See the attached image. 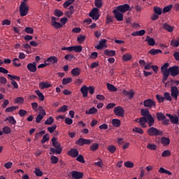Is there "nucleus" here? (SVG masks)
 <instances>
[{"label": "nucleus", "instance_id": "obj_1", "mask_svg": "<svg viewBox=\"0 0 179 179\" xmlns=\"http://www.w3.org/2000/svg\"><path fill=\"white\" fill-rule=\"evenodd\" d=\"M141 114L143 115V118L148 120V127H153L155 125V118L152 117V114L148 109H141Z\"/></svg>", "mask_w": 179, "mask_h": 179}, {"label": "nucleus", "instance_id": "obj_2", "mask_svg": "<svg viewBox=\"0 0 179 179\" xmlns=\"http://www.w3.org/2000/svg\"><path fill=\"white\" fill-rule=\"evenodd\" d=\"M52 143L54 148H50L52 153H57V155H61L62 153V148H61V143L57 141V138L53 137L52 138Z\"/></svg>", "mask_w": 179, "mask_h": 179}, {"label": "nucleus", "instance_id": "obj_3", "mask_svg": "<svg viewBox=\"0 0 179 179\" xmlns=\"http://www.w3.org/2000/svg\"><path fill=\"white\" fill-rule=\"evenodd\" d=\"M169 66H170V64L169 63H165L161 67V73L163 75V78H162L163 83H166V80L169 79V69H168Z\"/></svg>", "mask_w": 179, "mask_h": 179}, {"label": "nucleus", "instance_id": "obj_4", "mask_svg": "<svg viewBox=\"0 0 179 179\" xmlns=\"http://www.w3.org/2000/svg\"><path fill=\"white\" fill-rule=\"evenodd\" d=\"M150 127L147 131L150 136H160L163 135V131L157 129L156 127H152V126Z\"/></svg>", "mask_w": 179, "mask_h": 179}, {"label": "nucleus", "instance_id": "obj_5", "mask_svg": "<svg viewBox=\"0 0 179 179\" xmlns=\"http://www.w3.org/2000/svg\"><path fill=\"white\" fill-rule=\"evenodd\" d=\"M29 10V6L26 3H21L20 5V16H26L28 15Z\"/></svg>", "mask_w": 179, "mask_h": 179}, {"label": "nucleus", "instance_id": "obj_6", "mask_svg": "<svg viewBox=\"0 0 179 179\" xmlns=\"http://www.w3.org/2000/svg\"><path fill=\"white\" fill-rule=\"evenodd\" d=\"M99 8H94L89 14V17H92L93 20H98L99 17H100V14H99Z\"/></svg>", "mask_w": 179, "mask_h": 179}, {"label": "nucleus", "instance_id": "obj_7", "mask_svg": "<svg viewBox=\"0 0 179 179\" xmlns=\"http://www.w3.org/2000/svg\"><path fill=\"white\" fill-rule=\"evenodd\" d=\"M113 13L114 14L115 19L117 20V22H122L124 20V13L118 11V10H113Z\"/></svg>", "mask_w": 179, "mask_h": 179}, {"label": "nucleus", "instance_id": "obj_8", "mask_svg": "<svg viewBox=\"0 0 179 179\" xmlns=\"http://www.w3.org/2000/svg\"><path fill=\"white\" fill-rule=\"evenodd\" d=\"M143 106L148 108H153V107H156V102L151 99H145L143 101Z\"/></svg>", "mask_w": 179, "mask_h": 179}, {"label": "nucleus", "instance_id": "obj_9", "mask_svg": "<svg viewBox=\"0 0 179 179\" xmlns=\"http://www.w3.org/2000/svg\"><path fill=\"white\" fill-rule=\"evenodd\" d=\"M178 94H179V90L178 87L176 86H173L171 87V96L177 101V99H178Z\"/></svg>", "mask_w": 179, "mask_h": 179}, {"label": "nucleus", "instance_id": "obj_10", "mask_svg": "<svg viewBox=\"0 0 179 179\" xmlns=\"http://www.w3.org/2000/svg\"><path fill=\"white\" fill-rule=\"evenodd\" d=\"M169 75H171V76H178V75H179V66H173L169 67Z\"/></svg>", "mask_w": 179, "mask_h": 179}, {"label": "nucleus", "instance_id": "obj_11", "mask_svg": "<svg viewBox=\"0 0 179 179\" xmlns=\"http://www.w3.org/2000/svg\"><path fill=\"white\" fill-rule=\"evenodd\" d=\"M124 108L121 106H117L114 108V113L117 117H124Z\"/></svg>", "mask_w": 179, "mask_h": 179}, {"label": "nucleus", "instance_id": "obj_12", "mask_svg": "<svg viewBox=\"0 0 179 179\" xmlns=\"http://www.w3.org/2000/svg\"><path fill=\"white\" fill-rule=\"evenodd\" d=\"M116 10L122 13H125V12H127V10H129V5L126 3V4L118 6L116 8Z\"/></svg>", "mask_w": 179, "mask_h": 179}, {"label": "nucleus", "instance_id": "obj_13", "mask_svg": "<svg viewBox=\"0 0 179 179\" xmlns=\"http://www.w3.org/2000/svg\"><path fill=\"white\" fill-rule=\"evenodd\" d=\"M166 116L169 117V120L171 121V122L172 124H178V122H179V118H178V116H177L176 115H175L174 116L172 115L170 113H166Z\"/></svg>", "mask_w": 179, "mask_h": 179}, {"label": "nucleus", "instance_id": "obj_14", "mask_svg": "<svg viewBox=\"0 0 179 179\" xmlns=\"http://www.w3.org/2000/svg\"><path fill=\"white\" fill-rule=\"evenodd\" d=\"M46 114L47 113L44 109L41 110L38 113V115L36 116V122L40 124V122H41V120L45 117Z\"/></svg>", "mask_w": 179, "mask_h": 179}, {"label": "nucleus", "instance_id": "obj_15", "mask_svg": "<svg viewBox=\"0 0 179 179\" xmlns=\"http://www.w3.org/2000/svg\"><path fill=\"white\" fill-rule=\"evenodd\" d=\"M138 124L141 128H147L148 125L146 124H149V120H148L146 117H141L139 118Z\"/></svg>", "mask_w": 179, "mask_h": 179}, {"label": "nucleus", "instance_id": "obj_16", "mask_svg": "<svg viewBox=\"0 0 179 179\" xmlns=\"http://www.w3.org/2000/svg\"><path fill=\"white\" fill-rule=\"evenodd\" d=\"M71 176H72V178H74V179L83 178V173L79 172L77 171H73L71 173Z\"/></svg>", "mask_w": 179, "mask_h": 179}, {"label": "nucleus", "instance_id": "obj_17", "mask_svg": "<svg viewBox=\"0 0 179 179\" xmlns=\"http://www.w3.org/2000/svg\"><path fill=\"white\" fill-rule=\"evenodd\" d=\"M27 68L29 72H36L37 71V64L36 62L29 63L27 64Z\"/></svg>", "mask_w": 179, "mask_h": 179}, {"label": "nucleus", "instance_id": "obj_18", "mask_svg": "<svg viewBox=\"0 0 179 179\" xmlns=\"http://www.w3.org/2000/svg\"><path fill=\"white\" fill-rule=\"evenodd\" d=\"M68 155L71 156V157H78L79 156V151L75 148H72L68 152Z\"/></svg>", "mask_w": 179, "mask_h": 179}, {"label": "nucleus", "instance_id": "obj_19", "mask_svg": "<svg viewBox=\"0 0 179 179\" xmlns=\"http://www.w3.org/2000/svg\"><path fill=\"white\" fill-rule=\"evenodd\" d=\"M52 86V85H51V83H49L48 82L43 81L39 83V87L42 90H44V89H48V87H51Z\"/></svg>", "mask_w": 179, "mask_h": 179}, {"label": "nucleus", "instance_id": "obj_20", "mask_svg": "<svg viewBox=\"0 0 179 179\" xmlns=\"http://www.w3.org/2000/svg\"><path fill=\"white\" fill-rule=\"evenodd\" d=\"M162 27L163 29H164V30H166V31H169V33H172V31H174V27H172L167 22H164L162 25Z\"/></svg>", "mask_w": 179, "mask_h": 179}, {"label": "nucleus", "instance_id": "obj_21", "mask_svg": "<svg viewBox=\"0 0 179 179\" xmlns=\"http://www.w3.org/2000/svg\"><path fill=\"white\" fill-rule=\"evenodd\" d=\"M107 43V39H101L99 41V45L95 46L96 50H102L103 47H106V43Z\"/></svg>", "mask_w": 179, "mask_h": 179}, {"label": "nucleus", "instance_id": "obj_22", "mask_svg": "<svg viewBox=\"0 0 179 179\" xmlns=\"http://www.w3.org/2000/svg\"><path fill=\"white\" fill-rule=\"evenodd\" d=\"M80 92L83 94V97H87V94L89 93V88L86 85H83L80 88Z\"/></svg>", "mask_w": 179, "mask_h": 179}, {"label": "nucleus", "instance_id": "obj_23", "mask_svg": "<svg viewBox=\"0 0 179 179\" xmlns=\"http://www.w3.org/2000/svg\"><path fill=\"white\" fill-rule=\"evenodd\" d=\"M81 73H82V70H80V69L78 67L73 69L71 72L73 76H79Z\"/></svg>", "mask_w": 179, "mask_h": 179}, {"label": "nucleus", "instance_id": "obj_24", "mask_svg": "<svg viewBox=\"0 0 179 179\" xmlns=\"http://www.w3.org/2000/svg\"><path fill=\"white\" fill-rule=\"evenodd\" d=\"M145 41H147V43H148V45H151V47H153V45L156 44V41H155V39H153L149 36H147L145 38Z\"/></svg>", "mask_w": 179, "mask_h": 179}, {"label": "nucleus", "instance_id": "obj_25", "mask_svg": "<svg viewBox=\"0 0 179 179\" xmlns=\"http://www.w3.org/2000/svg\"><path fill=\"white\" fill-rule=\"evenodd\" d=\"M161 143L164 146H169V145H170V138L167 137H162L161 138Z\"/></svg>", "mask_w": 179, "mask_h": 179}, {"label": "nucleus", "instance_id": "obj_26", "mask_svg": "<svg viewBox=\"0 0 179 179\" xmlns=\"http://www.w3.org/2000/svg\"><path fill=\"white\" fill-rule=\"evenodd\" d=\"M151 55H157V54H162L163 52L159 49H151L149 52Z\"/></svg>", "mask_w": 179, "mask_h": 179}, {"label": "nucleus", "instance_id": "obj_27", "mask_svg": "<svg viewBox=\"0 0 179 179\" xmlns=\"http://www.w3.org/2000/svg\"><path fill=\"white\" fill-rule=\"evenodd\" d=\"M5 121H8L12 125H16L17 122L13 116H9L6 118Z\"/></svg>", "mask_w": 179, "mask_h": 179}, {"label": "nucleus", "instance_id": "obj_28", "mask_svg": "<svg viewBox=\"0 0 179 179\" xmlns=\"http://www.w3.org/2000/svg\"><path fill=\"white\" fill-rule=\"evenodd\" d=\"M112 125H113V127H115V128H118V127H120L121 125V120L118 119H113Z\"/></svg>", "mask_w": 179, "mask_h": 179}, {"label": "nucleus", "instance_id": "obj_29", "mask_svg": "<svg viewBox=\"0 0 179 179\" xmlns=\"http://www.w3.org/2000/svg\"><path fill=\"white\" fill-rule=\"evenodd\" d=\"M157 120H158V121H163L164 120L166 119V115H164V113L160 112V113H157Z\"/></svg>", "mask_w": 179, "mask_h": 179}, {"label": "nucleus", "instance_id": "obj_30", "mask_svg": "<svg viewBox=\"0 0 179 179\" xmlns=\"http://www.w3.org/2000/svg\"><path fill=\"white\" fill-rule=\"evenodd\" d=\"M104 55H108V57H114L115 55V50H104Z\"/></svg>", "mask_w": 179, "mask_h": 179}, {"label": "nucleus", "instance_id": "obj_31", "mask_svg": "<svg viewBox=\"0 0 179 179\" xmlns=\"http://www.w3.org/2000/svg\"><path fill=\"white\" fill-rule=\"evenodd\" d=\"M85 40H86V36L85 35H80L77 37V41L79 44H83V43H85Z\"/></svg>", "mask_w": 179, "mask_h": 179}, {"label": "nucleus", "instance_id": "obj_32", "mask_svg": "<svg viewBox=\"0 0 179 179\" xmlns=\"http://www.w3.org/2000/svg\"><path fill=\"white\" fill-rule=\"evenodd\" d=\"M158 171L160 173V174H167L168 176H171V172L170 171L166 170L163 167L159 168Z\"/></svg>", "mask_w": 179, "mask_h": 179}, {"label": "nucleus", "instance_id": "obj_33", "mask_svg": "<svg viewBox=\"0 0 179 179\" xmlns=\"http://www.w3.org/2000/svg\"><path fill=\"white\" fill-rule=\"evenodd\" d=\"M12 132V130H10V127L6 126L3 127L2 129V133L5 134L6 135H9Z\"/></svg>", "mask_w": 179, "mask_h": 179}, {"label": "nucleus", "instance_id": "obj_34", "mask_svg": "<svg viewBox=\"0 0 179 179\" xmlns=\"http://www.w3.org/2000/svg\"><path fill=\"white\" fill-rule=\"evenodd\" d=\"M45 62H51L52 64H57V62H58V58H57L56 57H50L48 58Z\"/></svg>", "mask_w": 179, "mask_h": 179}, {"label": "nucleus", "instance_id": "obj_35", "mask_svg": "<svg viewBox=\"0 0 179 179\" xmlns=\"http://www.w3.org/2000/svg\"><path fill=\"white\" fill-rule=\"evenodd\" d=\"M106 86L109 92H117V89L113 84L107 83Z\"/></svg>", "mask_w": 179, "mask_h": 179}, {"label": "nucleus", "instance_id": "obj_36", "mask_svg": "<svg viewBox=\"0 0 179 179\" xmlns=\"http://www.w3.org/2000/svg\"><path fill=\"white\" fill-rule=\"evenodd\" d=\"M122 59L125 62L131 61L132 59V55L129 53L124 54L122 56Z\"/></svg>", "mask_w": 179, "mask_h": 179}, {"label": "nucleus", "instance_id": "obj_37", "mask_svg": "<svg viewBox=\"0 0 179 179\" xmlns=\"http://www.w3.org/2000/svg\"><path fill=\"white\" fill-rule=\"evenodd\" d=\"M154 12L156 15H158V16H160V15L163 13L162 8L159 6L154 7Z\"/></svg>", "mask_w": 179, "mask_h": 179}, {"label": "nucleus", "instance_id": "obj_38", "mask_svg": "<svg viewBox=\"0 0 179 179\" xmlns=\"http://www.w3.org/2000/svg\"><path fill=\"white\" fill-rule=\"evenodd\" d=\"M83 50V48L82 47V45L73 46V51H75L76 52H82Z\"/></svg>", "mask_w": 179, "mask_h": 179}, {"label": "nucleus", "instance_id": "obj_39", "mask_svg": "<svg viewBox=\"0 0 179 179\" xmlns=\"http://www.w3.org/2000/svg\"><path fill=\"white\" fill-rule=\"evenodd\" d=\"M35 93L37 94L41 101H44V99H45L44 94H43L41 92H40V90H37L36 91H35Z\"/></svg>", "mask_w": 179, "mask_h": 179}, {"label": "nucleus", "instance_id": "obj_40", "mask_svg": "<svg viewBox=\"0 0 179 179\" xmlns=\"http://www.w3.org/2000/svg\"><path fill=\"white\" fill-rule=\"evenodd\" d=\"M90 149L92 152H96L99 149V143H94L90 145Z\"/></svg>", "mask_w": 179, "mask_h": 179}, {"label": "nucleus", "instance_id": "obj_41", "mask_svg": "<svg viewBox=\"0 0 179 179\" xmlns=\"http://www.w3.org/2000/svg\"><path fill=\"white\" fill-rule=\"evenodd\" d=\"M64 15V13L59 9H55L54 11V15L57 17H61Z\"/></svg>", "mask_w": 179, "mask_h": 179}, {"label": "nucleus", "instance_id": "obj_42", "mask_svg": "<svg viewBox=\"0 0 179 179\" xmlns=\"http://www.w3.org/2000/svg\"><path fill=\"white\" fill-rule=\"evenodd\" d=\"M54 124V117L52 116L49 117L45 122V125H51Z\"/></svg>", "mask_w": 179, "mask_h": 179}, {"label": "nucleus", "instance_id": "obj_43", "mask_svg": "<svg viewBox=\"0 0 179 179\" xmlns=\"http://www.w3.org/2000/svg\"><path fill=\"white\" fill-rule=\"evenodd\" d=\"M97 113V108L92 107L89 110L85 111V114H96Z\"/></svg>", "mask_w": 179, "mask_h": 179}, {"label": "nucleus", "instance_id": "obj_44", "mask_svg": "<svg viewBox=\"0 0 179 179\" xmlns=\"http://www.w3.org/2000/svg\"><path fill=\"white\" fill-rule=\"evenodd\" d=\"M52 26H53L55 29H61V27H62V24L57 21L52 22Z\"/></svg>", "mask_w": 179, "mask_h": 179}, {"label": "nucleus", "instance_id": "obj_45", "mask_svg": "<svg viewBox=\"0 0 179 179\" xmlns=\"http://www.w3.org/2000/svg\"><path fill=\"white\" fill-rule=\"evenodd\" d=\"M19 108V106H11L6 108V113H13V111H15V110H17Z\"/></svg>", "mask_w": 179, "mask_h": 179}, {"label": "nucleus", "instance_id": "obj_46", "mask_svg": "<svg viewBox=\"0 0 179 179\" xmlns=\"http://www.w3.org/2000/svg\"><path fill=\"white\" fill-rule=\"evenodd\" d=\"M50 162L52 164H57V163L59 162V159L57 157L52 155L50 158Z\"/></svg>", "mask_w": 179, "mask_h": 179}, {"label": "nucleus", "instance_id": "obj_47", "mask_svg": "<svg viewBox=\"0 0 179 179\" xmlns=\"http://www.w3.org/2000/svg\"><path fill=\"white\" fill-rule=\"evenodd\" d=\"M73 2H75V0H67L63 3V6L66 9V8H68V6H69L70 5H72Z\"/></svg>", "mask_w": 179, "mask_h": 179}, {"label": "nucleus", "instance_id": "obj_48", "mask_svg": "<svg viewBox=\"0 0 179 179\" xmlns=\"http://www.w3.org/2000/svg\"><path fill=\"white\" fill-rule=\"evenodd\" d=\"M124 166L127 169H132L134 167V162L131 161H127L124 163Z\"/></svg>", "mask_w": 179, "mask_h": 179}, {"label": "nucleus", "instance_id": "obj_49", "mask_svg": "<svg viewBox=\"0 0 179 179\" xmlns=\"http://www.w3.org/2000/svg\"><path fill=\"white\" fill-rule=\"evenodd\" d=\"M172 8H173L172 4L165 6L162 10L163 13H167V12H170V10H171Z\"/></svg>", "mask_w": 179, "mask_h": 179}, {"label": "nucleus", "instance_id": "obj_50", "mask_svg": "<svg viewBox=\"0 0 179 179\" xmlns=\"http://www.w3.org/2000/svg\"><path fill=\"white\" fill-rule=\"evenodd\" d=\"M133 132H136V134H140L142 135L143 134V129H142L141 127H134L133 128Z\"/></svg>", "mask_w": 179, "mask_h": 179}, {"label": "nucleus", "instance_id": "obj_51", "mask_svg": "<svg viewBox=\"0 0 179 179\" xmlns=\"http://www.w3.org/2000/svg\"><path fill=\"white\" fill-rule=\"evenodd\" d=\"M94 5L97 8H101L103 6V0H95Z\"/></svg>", "mask_w": 179, "mask_h": 179}, {"label": "nucleus", "instance_id": "obj_52", "mask_svg": "<svg viewBox=\"0 0 179 179\" xmlns=\"http://www.w3.org/2000/svg\"><path fill=\"white\" fill-rule=\"evenodd\" d=\"M164 100H167V101H171V100H173V99L171 98V96H170L169 92H164Z\"/></svg>", "mask_w": 179, "mask_h": 179}, {"label": "nucleus", "instance_id": "obj_53", "mask_svg": "<svg viewBox=\"0 0 179 179\" xmlns=\"http://www.w3.org/2000/svg\"><path fill=\"white\" fill-rule=\"evenodd\" d=\"M147 148L148 149H150V150H156L157 149V145H156V144L148 143Z\"/></svg>", "mask_w": 179, "mask_h": 179}, {"label": "nucleus", "instance_id": "obj_54", "mask_svg": "<svg viewBox=\"0 0 179 179\" xmlns=\"http://www.w3.org/2000/svg\"><path fill=\"white\" fill-rule=\"evenodd\" d=\"M66 111H68V106L66 105L62 106L57 110V113H66Z\"/></svg>", "mask_w": 179, "mask_h": 179}, {"label": "nucleus", "instance_id": "obj_55", "mask_svg": "<svg viewBox=\"0 0 179 179\" xmlns=\"http://www.w3.org/2000/svg\"><path fill=\"white\" fill-rule=\"evenodd\" d=\"M48 141H50V134H46L43 136L41 140V143H45V142H48Z\"/></svg>", "mask_w": 179, "mask_h": 179}, {"label": "nucleus", "instance_id": "obj_56", "mask_svg": "<svg viewBox=\"0 0 179 179\" xmlns=\"http://www.w3.org/2000/svg\"><path fill=\"white\" fill-rule=\"evenodd\" d=\"M108 150L110 152V153H115L117 148L115 145H109L108 147Z\"/></svg>", "mask_w": 179, "mask_h": 179}, {"label": "nucleus", "instance_id": "obj_57", "mask_svg": "<svg viewBox=\"0 0 179 179\" xmlns=\"http://www.w3.org/2000/svg\"><path fill=\"white\" fill-rule=\"evenodd\" d=\"M76 143L77 145H78L79 146H83V145H85V138H80L76 142Z\"/></svg>", "mask_w": 179, "mask_h": 179}, {"label": "nucleus", "instance_id": "obj_58", "mask_svg": "<svg viewBox=\"0 0 179 179\" xmlns=\"http://www.w3.org/2000/svg\"><path fill=\"white\" fill-rule=\"evenodd\" d=\"M24 31L27 33V34H33L34 33V29L31 27H27L24 29Z\"/></svg>", "mask_w": 179, "mask_h": 179}, {"label": "nucleus", "instance_id": "obj_59", "mask_svg": "<svg viewBox=\"0 0 179 179\" xmlns=\"http://www.w3.org/2000/svg\"><path fill=\"white\" fill-rule=\"evenodd\" d=\"M162 157H169V156H171V152L169 150H164L162 152Z\"/></svg>", "mask_w": 179, "mask_h": 179}, {"label": "nucleus", "instance_id": "obj_60", "mask_svg": "<svg viewBox=\"0 0 179 179\" xmlns=\"http://www.w3.org/2000/svg\"><path fill=\"white\" fill-rule=\"evenodd\" d=\"M15 103H17V104H23V103H24V99L23 97H17L15 99Z\"/></svg>", "mask_w": 179, "mask_h": 179}, {"label": "nucleus", "instance_id": "obj_61", "mask_svg": "<svg viewBox=\"0 0 179 179\" xmlns=\"http://www.w3.org/2000/svg\"><path fill=\"white\" fill-rule=\"evenodd\" d=\"M72 82V78H63L62 85H68Z\"/></svg>", "mask_w": 179, "mask_h": 179}, {"label": "nucleus", "instance_id": "obj_62", "mask_svg": "<svg viewBox=\"0 0 179 179\" xmlns=\"http://www.w3.org/2000/svg\"><path fill=\"white\" fill-rule=\"evenodd\" d=\"M55 129H57V124H53L52 127H48V131L50 134H53Z\"/></svg>", "mask_w": 179, "mask_h": 179}, {"label": "nucleus", "instance_id": "obj_63", "mask_svg": "<svg viewBox=\"0 0 179 179\" xmlns=\"http://www.w3.org/2000/svg\"><path fill=\"white\" fill-rule=\"evenodd\" d=\"M156 99L159 103H163L164 101V96H162V95L157 94Z\"/></svg>", "mask_w": 179, "mask_h": 179}, {"label": "nucleus", "instance_id": "obj_64", "mask_svg": "<svg viewBox=\"0 0 179 179\" xmlns=\"http://www.w3.org/2000/svg\"><path fill=\"white\" fill-rule=\"evenodd\" d=\"M18 114L20 117H24L27 114V111L23 109L19 110Z\"/></svg>", "mask_w": 179, "mask_h": 179}]
</instances>
